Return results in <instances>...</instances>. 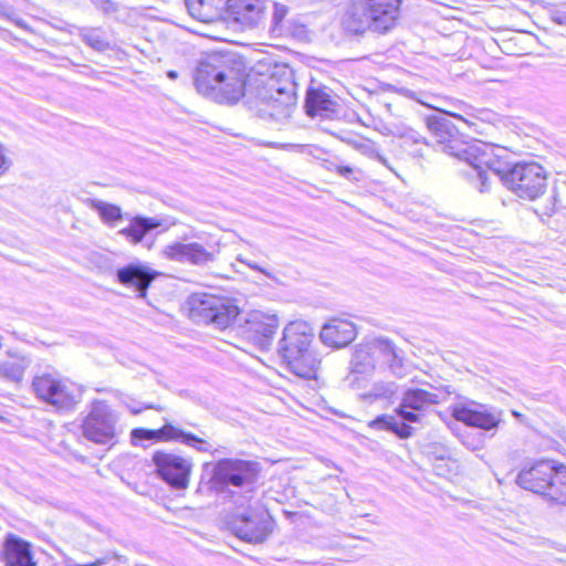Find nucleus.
I'll return each instance as SVG.
<instances>
[{"mask_svg": "<svg viewBox=\"0 0 566 566\" xmlns=\"http://www.w3.org/2000/svg\"><path fill=\"white\" fill-rule=\"evenodd\" d=\"M428 128L434 135L440 150L465 163L480 179V191L488 189L490 174L501 177L516 196L534 200L542 196L547 186L545 169L536 163H518L509 171L494 154V147L481 140L467 142L452 134L444 119L429 118Z\"/></svg>", "mask_w": 566, "mask_h": 566, "instance_id": "f257e3e1", "label": "nucleus"}, {"mask_svg": "<svg viewBox=\"0 0 566 566\" xmlns=\"http://www.w3.org/2000/svg\"><path fill=\"white\" fill-rule=\"evenodd\" d=\"M244 62L230 53L211 52L202 56L196 67L193 83L197 91L220 104H235L245 93Z\"/></svg>", "mask_w": 566, "mask_h": 566, "instance_id": "f03ea898", "label": "nucleus"}, {"mask_svg": "<svg viewBox=\"0 0 566 566\" xmlns=\"http://www.w3.org/2000/svg\"><path fill=\"white\" fill-rule=\"evenodd\" d=\"M313 328L303 321L289 323L277 344V353L296 376L316 379L321 367V358L312 347Z\"/></svg>", "mask_w": 566, "mask_h": 566, "instance_id": "7ed1b4c3", "label": "nucleus"}, {"mask_svg": "<svg viewBox=\"0 0 566 566\" xmlns=\"http://www.w3.org/2000/svg\"><path fill=\"white\" fill-rule=\"evenodd\" d=\"M402 0H353L342 15L343 29L353 34L387 32L398 20Z\"/></svg>", "mask_w": 566, "mask_h": 566, "instance_id": "20e7f679", "label": "nucleus"}, {"mask_svg": "<svg viewBox=\"0 0 566 566\" xmlns=\"http://www.w3.org/2000/svg\"><path fill=\"white\" fill-rule=\"evenodd\" d=\"M516 483L546 501L566 505V465L555 460H539L526 464L517 474Z\"/></svg>", "mask_w": 566, "mask_h": 566, "instance_id": "39448f33", "label": "nucleus"}, {"mask_svg": "<svg viewBox=\"0 0 566 566\" xmlns=\"http://www.w3.org/2000/svg\"><path fill=\"white\" fill-rule=\"evenodd\" d=\"M255 98L273 114L284 115L296 104V87L292 71L275 64L268 73L259 72L254 81Z\"/></svg>", "mask_w": 566, "mask_h": 566, "instance_id": "423d86ee", "label": "nucleus"}, {"mask_svg": "<svg viewBox=\"0 0 566 566\" xmlns=\"http://www.w3.org/2000/svg\"><path fill=\"white\" fill-rule=\"evenodd\" d=\"M118 413L105 400H94L82 420V434L87 440L106 444L116 436Z\"/></svg>", "mask_w": 566, "mask_h": 566, "instance_id": "0eeeda50", "label": "nucleus"}, {"mask_svg": "<svg viewBox=\"0 0 566 566\" xmlns=\"http://www.w3.org/2000/svg\"><path fill=\"white\" fill-rule=\"evenodd\" d=\"M191 313L220 329L227 328L239 315L233 300L216 295H196L191 298Z\"/></svg>", "mask_w": 566, "mask_h": 566, "instance_id": "6e6552de", "label": "nucleus"}, {"mask_svg": "<svg viewBox=\"0 0 566 566\" xmlns=\"http://www.w3.org/2000/svg\"><path fill=\"white\" fill-rule=\"evenodd\" d=\"M32 387L38 398L62 410L73 409L82 396L74 385L50 375L35 377Z\"/></svg>", "mask_w": 566, "mask_h": 566, "instance_id": "1a4fd4ad", "label": "nucleus"}, {"mask_svg": "<svg viewBox=\"0 0 566 566\" xmlns=\"http://www.w3.org/2000/svg\"><path fill=\"white\" fill-rule=\"evenodd\" d=\"M280 319L274 312L250 311L242 326L243 336L261 349H269L279 328Z\"/></svg>", "mask_w": 566, "mask_h": 566, "instance_id": "9d476101", "label": "nucleus"}, {"mask_svg": "<svg viewBox=\"0 0 566 566\" xmlns=\"http://www.w3.org/2000/svg\"><path fill=\"white\" fill-rule=\"evenodd\" d=\"M258 478V464L239 459H223L213 468V480L217 483L247 488L254 484Z\"/></svg>", "mask_w": 566, "mask_h": 566, "instance_id": "9b49d317", "label": "nucleus"}, {"mask_svg": "<svg viewBox=\"0 0 566 566\" xmlns=\"http://www.w3.org/2000/svg\"><path fill=\"white\" fill-rule=\"evenodd\" d=\"M219 252V243L216 245L205 247L196 241H176L165 245L161 253L170 261L190 263L193 265H206L216 261Z\"/></svg>", "mask_w": 566, "mask_h": 566, "instance_id": "f8f14e48", "label": "nucleus"}, {"mask_svg": "<svg viewBox=\"0 0 566 566\" xmlns=\"http://www.w3.org/2000/svg\"><path fill=\"white\" fill-rule=\"evenodd\" d=\"M153 461L160 476L175 489H186L189 482L191 463L185 458L166 452H156Z\"/></svg>", "mask_w": 566, "mask_h": 566, "instance_id": "ddd939ff", "label": "nucleus"}, {"mask_svg": "<svg viewBox=\"0 0 566 566\" xmlns=\"http://www.w3.org/2000/svg\"><path fill=\"white\" fill-rule=\"evenodd\" d=\"M452 416L455 420L467 426L483 430L494 429L501 422L500 411L474 401L453 406Z\"/></svg>", "mask_w": 566, "mask_h": 566, "instance_id": "4468645a", "label": "nucleus"}, {"mask_svg": "<svg viewBox=\"0 0 566 566\" xmlns=\"http://www.w3.org/2000/svg\"><path fill=\"white\" fill-rule=\"evenodd\" d=\"M441 402V396L423 389H410L403 394L398 415L406 422L418 423L423 418L422 410L431 405Z\"/></svg>", "mask_w": 566, "mask_h": 566, "instance_id": "2eb2a0df", "label": "nucleus"}, {"mask_svg": "<svg viewBox=\"0 0 566 566\" xmlns=\"http://www.w3.org/2000/svg\"><path fill=\"white\" fill-rule=\"evenodd\" d=\"M132 438L134 440L146 439L159 441H171L182 439L184 443L193 447L199 451H209L211 448V446L207 441L191 433H186L181 429L172 426L171 423H166L163 428L157 430H149L143 428L134 429L132 431Z\"/></svg>", "mask_w": 566, "mask_h": 566, "instance_id": "dca6fc26", "label": "nucleus"}, {"mask_svg": "<svg viewBox=\"0 0 566 566\" xmlns=\"http://www.w3.org/2000/svg\"><path fill=\"white\" fill-rule=\"evenodd\" d=\"M356 336V325L352 321L342 317L329 318L319 332L322 343L334 349L348 346Z\"/></svg>", "mask_w": 566, "mask_h": 566, "instance_id": "f3484780", "label": "nucleus"}, {"mask_svg": "<svg viewBox=\"0 0 566 566\" xmlns=\"http://www.w3.org/2000/svg\"><path fill=\"white\" fill-rule=\"evenodd\" d=\"M226 10L243 29H252L264 18L265 3L264 0H227Z\"/></svg>", "mask_w": 566, "mask_h": 566, "instance_id": "a211bd4d", "label": "nucleus"}, {"mask_svg": "<svg viewBox=\"0 0 566 566\" xmlns=\"http://www.w3.org/2000/svg\"><path fill=\"white\" fill-rule=\"evenodd\" d=\"M156 276L157 272L143 263H129L116 271L117 282L138 292L140 298L146 296L147 290Z\"/></svg>", "mask_w": 566, "mask_h": 566, "instance_id": "6ab92c4d", "label": "nucleus"}, {"mask_svg": "<svg viewBox=\"0 0 566 566\" xmlns=\"http://www.w3.org/2000/svg\"><path fill=\"white\" fill-rule=\"evenodd\" d=\"M4 562L6 566H35L29 543L14 535L6 541Z\"/></svg>", "mask_w": 566, "mask_h": 566, "instance_id": "aec40b11", "label": "nucleus"}, {"mask_svg": "<svg viewBox=\"0 0 566 566\" xmlns=\"http://www.w3.org/2000/svg\"><path fill=\"white\" fill-rule=\"evenodd\" d=\"M186 6L192 18L211 23L221 18L226 0H186Z\"/></svg>", "mask_w": 566, "mask_h": 566, "instance_id": "412c9836", "label": "nucleus"}, {"mask_svg": "<svg viewBox=\"0 0 566 566\" xmlns=\"http://www.w3.org/2000/svg\"><path fill=\"white\" fill-rule=\"evenodd\" d=\"M163 226V221L158 218H147L136 216L130 219L129 224L119 231L130 243L137 244L142 242L144 237L151 230Z\"/></svg>", "mask_w": 566, "mask_h": 566, "instance_id": "4be33fe9", "label": "nucleus"}, {"mask_svg": "<svg viewBox=\"0 0 566 566\" xmlns=\"http://www.w3.org/2000/svg\"><path fill=\"white\" fill-rule=\"evenodd\" d=\"M374 346L375 338H371L355 347L350 361L355 373L364 374L375 369L378 354L374 349Z\"/></svg>", "mask_w": 566, "mask_h": 566, "instance_id": "5701e85b", "label": "nucleus"}, {"mask_svg": "<svg viewBox=\"0 0 566 566\" xmlns=\"http://www.w3.org/2000/svg\"><path fill=\"white\" fill-rule=\"evenodd\" d=\"M374 349L378 354V359H382L395 375H401L403 358L392 342L387 338L375 337Z\"/></svg>", "mask_w": 566, "mask_h": 566, "instance_id": "b1692460", "label": "nucleus"}, {"mask_svg": "<svg viewBox=\"0 0 566 566\" xmlns=\"http://www.w3.org/2000/svg\"><path fill=\"white\" fill-rule=\"evenodd\" d=\"M306 109L311 116H325L335 112V101L323 90H310L306 96Z\"/></svg>", "mask_w": 566, "mask_h": 566, "instance_id": "393cba45", "label": "nucleus"}, {"mask_svg": "<svg viewBox=\"0 0 566 566\" xmlns=\"http://www.w3.org/2000/svg\"><path fill=\"white\" fill-rule=\"evenodd\" d=\"M87 206L97 212L99 219L109 227H116L123 219L119 206L99 199H87Z\"/></svg>", "mask_w": 566, "mask_h": 566, "instance_id": "a878e982", "label": "nucleus"}, {"mask_svg": "<svg viewBox=\"0 0 566 566\" xmlns=\"http://www.w3.org/2000/svg\"><path fill=\"white\" fill-rule=\"evenodd\" d=\"M242 522H244V526L238 530V535L247 542H263L266 534L254 515L242 514Z\"/></svg>", "mask_w": 566, "mask_h": 566, "instance_id": "bb28decb", "label": "nucleus"}, {"mask_svg": "<svg viewBox=\"0 0 566 566\" xmlns=\"http://www.w3.org/2000/svg\"><path fill=\"white\" fill-rule=\"evenodd\" d=\"M29 361L24 357H14L12 360L0 365V377L9 381L19 382L22 380Z\"/></svg>", "mask_w": 566, "mask_h": 566, "instance_id": "cd10ccee", "label": "nucleus"}, {"mask_svg": "<svg viewBox=\"0 0 566 566\" xmlns=\"http://www.w3.org/2000/svg\"><path fill=\"white\" fill-rule=\"evenodd\" d=\"M368 426L370 428L375 429H387L396 434H398L400 438H408L412 434V428L407 423H399L394 417L391 416H380L374 420H371Z\"/></svg>", "mask_w": 566, "mask_h": 566, "instance_id": "c85d7f7f", "label": "nucleus"}, {"mask_svg": "<svg viewBox=\"0 0 566 566\" xmlns=\"http://www.w3.org/2000/svg\"><path fill=\"white\" fill-rule=\"evenodd\" d=\"M354 148L359 151L361 155L376 159L381 163L384 166L389 168L387 159L381 156L376 147V144L369 139H364L354 143Z\"/></svg>", "mask_w": 566, "mask_h": 566, "instance_id": "c756f323", "label": "nucleus"}, {"mask_svg": "<svg viewBox=\"0 0 566 566\" xmlns=\"http://www.w3.org/2000/svg\"><path fill=\"white\" fill-rule=\"evenodd\" d=\"M83 41L96 51H105L109 48L106 40L96 30H88L82 33Z\"/></svg>", "mask_w": 566, "mask_h": 566, "instance_id": "7c9ffc66", "label": "nucleus"}, {"mask_svg": "<svg viewBox=\"0 0 566 566\" xmlns=\"http://www.w3.org/2000/svg\"><path fill=\"white\" fill-rule=\"evenodd\" d=\"M237 261H239L240 263L247 265L249 269L253 270V271H256L261 274H263L264 276L271 279V280H275V274L274 272L272 271V269L265 264V263H258L255 261H252L245 256H243L242 254H239L237 256Z\"/></svg>", "mask_w": 566, "mask_h": 566, "instance_id": "2f4dec72", "label": "nucleus"}, {"mask_svg": "<svg viewBox=\"0 0 566 566\" xmlns=\"http://www.w3.org/2000/svg\"><path fill=\"white\" fill-rule=\"evenodd\" d=\"M94 6L103 12L111 14L117 11V3L113 0H92Z\"/></svg>", "mask_w": 566, "mask_h": 566, "instance_id": "473e14b6", "label": "nucleus"}, {"mask_svg": "<svg viewBox=\"0 0 566 566\" xmlns=\"http://www.w3.org/2000/svg\"><path fill=\"white\" fill-rule=\"evenodd\" d=\"M107 562H108L107 557H101V558H96L93 562L82 564V563L76 562L74 558L69 557L65 562V565L66 566H103V565H106Z\"/></svg>", "mask_w": 566, "mask_h": 566, "instance_id": "72a5a7b5", "label": "nucleus"}, {"mask_svg": "<svg viewBox=\"0 0 566 566\" xmlns=\"http://www.w3.org/2000/svg\"><path fill=\"white\" fill-rule=\"evenodd\" d=\"M287 13V8L284 4L275 3L273 10V23L279 25Z\"/></svg>", "mask_w": 566, "mask_h": 566, "instance_id": "f704fd0d", "label": "nucleus"}, {"mask_svg": "<svg viewBox=\"0 0 566 566\" xmlns=\"http://www.w3.org/2000/svg\"><path fill=\"white\" fill-rule=\"evenodd\" d=\"M11 166V160L7 156V149L3 144L0 143V175H3L9 170Z\"/></svg>", "mask_w": 566, "mask_h": 566, "instance_id": "c9c22d12", "label": "nucleus"}, {"mask_svg": "<svg viewBox=\"0 0 566 566\" xmlns=\"http://www.w3.org/2000/svg\"><path fill=\"white\" fill-rule=\"evenodd\" d=\"M328 170H334L337 174H339L340 176H343L347 179H352L353 169L348 166L332 165L331 167H328Z\"/></svg>", "mask_w": 566, "mask_h": 566, "instance_id": "e433bc0d", "label": "nucleus"}, {"mask_svg": "<svg viewBox=\"0 0 566 566\" xmlns=\"http://www.w3.org/2000/svg\"><path fill=\"white\" fill-rule=\"evenodd\" d=\"M552 20L559 25H566V11H554L552 13Z\"/></svg>", "mask_w": 566, "mask_h": 566, "instance_id": "4c0bfd02", "label": "nucleus"}, {"mask_svg": "<svg viewBox=\"0 0 566 566\" xmlns=\"http://www.w3.org/2000/svg\"><path fill=\"white\" fill-rule=\"evenodd\" d=\"M444 113L450 115V116H452V117H454V118H458V119L463 120V122L467 123V120L461 115H459L457 113H451V112H444Z\"/></svg>", "mask_w": 566, "mask_h": 566, "instance_id": "58836bf2", "label": "nucleus"}, {"mask_svg": "<svg viewBox=\"0 0 566 566\" xmlns=\"http://www.w3.org/2000/svg\"><path fill=\"white\" fill-rule=\"evenodd\" d=\"M167 76L171 80H176L178 77V73L176 71H169Z\"/></svg>", "mask_w": 566, "mask_h": 566, "instance_id": "ea45409f", "label": "nucleus"}]
</instances>
